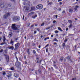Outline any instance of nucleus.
I'll list each match as a JSON object with an SVG mask.
<instances>
[{
  "mask_svg": "<svg viewBox=\"0 0 80 80\" xmlns=\"http://www.w3.org/2000/svg\"><path fill=\"white\" fill-rule=\"evenodd\" d=\"M20 43L18 42L17 43L15 44V48L14 50H16L17 49H18V48L19 47H20Z\"/></svg>",
  "mask_w": 80,
  "mask_h": 80,
  "instance_id": "1",
  "label": "nucleus"
},
{
  "mask_svg": "<svg viewBox=\"0 0 80 80\" xmlns=\"http://www.w3.org/2000/svg\"><path fill=\"white\" fill-rule=\"evenodd\" d=\"M43 5L42 4H39L37 6L36 8L39 10H42L43 8Z\"/></svg>",
  "mask_w": 80,
  "mask_h": 80,
  "instance_id": "2",
  "label": "nucleus"
},
{
  "mask_svg": "<svg viewBox=\"0 0 80 80\" xmlns=\"http://www.w3.org/2000/svg\"><path fill=\"white\" fill-rule=\"evenodd\" d=\"M16 25V24H12L11 27L12 29L14 30H17V29H18L17 27L15 26Z\"/></svg>",
  "mask_w": 80,
  "mask_h": 80,
  "instance_id": "3",
  "label": "nucleus"
},
{
  "mask_svg": "<svg viewBox=\"0 0 80 80\" xmlns=\"http://www.w3.org/2000/svg\"><path fill=\"white\" fill-rule=\"evenodd\" d=\"M15 66L18 68H19L21 67V64L20 62H16L15 63Z\"/></svg>",
  "mask_w": 80,
  "mask_h": 80,
  "instance_id": "4",
  "label": "nucleus"
},
{
  "mask_svg": "<svg viewBox=\"0 0 80 80\" xmlns=\"http://www.w3.org/2000/svg\"><path fill=\"white\" fill-rule=\"evenodd\" d=\"M4 57H5L7 61V62H9V56L8 55L4 54Z\"/></svg>",
  "mask_w": 80,
  "mask_h": 80,
  "instance_id": "5",
  "label": "nucleus"
},
{
  "mask_svg": "<svg viewBox=\"0 0 80 80\" xmlns=\"http://www.w3.org/2000/svg\"><path fill=\"white\" fill-rule=\"evenodd\" d=\"M9 16H10V14L8 13H7L4 16V18L6 19V18H8V17H9Z\"/></svg>",
  "mask_w": 80,
  "mask_h": 80,
  "instance_id": "6",
  "label": "nucleus"
},
{
  "mask_svg": "<svg viewBox=\"0 0 80 80\" xmlns=\"http://www.w3.org/2000/svg\"><path fill=\"white\" fill-rule=\"evenodd\" d=\"M25 12H28L30 8L28 7H25L24 8Z\"/></svg>",
  "mask_w": 80,
  "mask_h": 80,
  "instance_id": "7",
  "label": "nucleus"
},
{
  "mask_svg": "<svg viewBox=\"0 0 80 80\" xmlns=\"http://www.w3.org/2000/svg\"><path fill=\"white\" fill-rule=\"evenodd\" d=\"M12 35H13V33L12 32H9V34L8 35V37H9V38H10L12 37Z\"/></svg>",
  "mask_w": 80,
  "mask_h": 80,
  "instance_id": "8",
  "label": "nucleus"
},
{
  "mask_svg": "<svg viewBox=\"0 0 80 80\" xmlns=\"http://www.w3.org/2000/svg\"><path fill=\"white\" fill-rule=\"evenodd\" d=\"M0 6L1 8H3L4 7V3L2 2L0 4Z\"/></svg>",
  "mask_w": 80,
  "mask_h": 80,
  "instance_id": "9",
  "label": "nucleus"
},
{
  "mask_svg": "<svg viewBox=\"0 0 80 80\" xmlns=\"http://www.w3.org/2000/svg\"><path fill=\"white\" fill-rule=\"evenodd\" d=\"M14 75L15 77L16 78H18V77H19V75H18V73H17V72H15V73H14Z\"/></svg>",
  "mask_w": 80,
  "mask_h": 80,
  "instance_id": "10",
  "label": "nucleus"
},
{
  "mask_svg": "<svg viewBox=\"0 0 80 80\" xmlns=\"http://www.w3.org/2000/svg\"><path fill=\"white\" fill-rule=\"evenodd\" d=\"M8 75H7V77L8 78H10L12 77V74L11 73L9 72L8 73Z\"/></svg>",
  "mask_w": 80,
  "mask_h": 80,
  "instance_id": "11",
  "label": "nucleus"
},
{
  "mask_svg": "<svg viewBox=\"0 0 80 80\" xmlns=\"http://www.w3.org/2000/svg\"><path fill=\"white\" fill-rule=\"evenodd\" d=\"M13 20L15 21V20H18V18L17 16H15L13 18Z\"/></svg>",
  "mask_w": 80,
  "mask_h": 80,
  "instance_id": "12",
  "label": "nucleus"
},
{
  "mask_svg": "<svg viewBox=\"0 0 80 80\" xmlns=\"http://www.w3.org/2000/svg\"><path fill=\"white\" fill-rule=\"evenodd\" d=\"M8 48H9V49H11L12 50H13L14 47H13V46L8 47Z\"/></svg>",
  "mask_w": 80,
  "mask_h": 80,
  "instance_id": "13",
  "label": "nucleus"
},
{
  "mask_svg": "<svg viewBox=\"0 0 80 80\" xmlns=\"http://www.w3.org/2000/svg\"><path fill=\"white\" fill-rule=\"evenodd\" d=\"M2 40H3V42H5V40H6V38H5V35H4L3 36V38H2Z\"/></svg>",
  "mask_w": 80,
  "mask_h": 80,
  "instance_id": "14",
  "label": "nucleus"
},
{
  "mask_svg": "<svg viewBox=\"0 0 80 80\" xmlns=\"http://www.w3.org/2000/svg\"><path fill=\"white\" fill-rule=\"evenodd\" d=\"M8 51L6 49L3 52V54L5 55V54H7V51Z\"/></svg>",
  "mask_w": 80,
  "mask_h": 80,
  "instance_id": "15",
  "label": "nucleus"
},
{
  "mask_svg": "<svg viewBox=\"0 0 80 80\" xmlns=\"http://www.w3.org/2000/svg\"><path fill=\"white\" fill-rule=\"evenodd\" d=\"M69 13H72L73 12V9L72 8H70L69 10Z\"/></svg>",
  "mask_w": 80,
  "mask_h": 80,
  "instance_id": "16",
  "label": "nucleus"
},
{
  "mask_svg": "<svg viewBox=\"0 0 80 80\" xmlns=\"http://www.w3.org/2000/svg\"><path fill=\"white\" fill-rule=\"evenodd\" d=\"M62 46L63 48H65L66 47V45H65V43H63L62 44Z\"/></svg>",
  "mask_w": 80,
  "mask_h": 80,
  "instance_id": "17",
  "label": "nucleus"
},
{
  "mask_svg": "<svg viewBox=\"0 0 80 80\" xmlns=\"http://www.w3.org/2000/svg\"><path fill=\"white\" fill-rule=\"evenodd\" d=\"M58 30H60V31H61V32H63V30L61 28H60V27H58Z\"/></svg>",
  "mask_w": 80,
  "mask_h": 80,
  "instance_id": "18",
  "label": "nucleus"
},
{
  "mask_svg": "<svg viewBox=\"0 0 80 80\" xmlns=\"http://www.w3.org/2000/svg\"><path fill=\"white\" fill-rule=\"evenodd\" d=\"M33 12H32L30 13H29L28 15L29 16H31L32 14H33Z\"/></svg>",
  "mask_w": 80,
  "mask_h": 80,
  "instance_id": "19",
  "label": "nucleus"
},
{
  "mask_svg": "<svg viewBox=\"0 0 80 80\" xmlns=\"http://www.w3.org/2000/svg\"><path fill=\"white\" fill-rule=\"evenodd\" d=\"M35 9V7H32L31 8V10H34Z\"/></svg>",
  "mask_w": 80,
  "mask_h": 80,
  "instance_id": "20",
  "label": "nucleus"
},
{
  "mask_svg": "<svg viewBox=\"0 0 80 80\" xmlns=\"http://www.w3.org/2000/svg\"><path fill=\"white\" fill-rule=\"evenodd\" d=\"M37 17V15H35L34 16H32V18H36V17Z\"/></svg>",
  "mask_w": 80,
  "mask_h": 80,
  "instance_id": "21",
  "label": "nucleus"
},
{
  "mask_svg": "<svg viewBox=\"0 0 80 80\" xmlns=\"http://www.w3.org/2000/svg\"><path fill=\"white\" fill-rule=\"evenodd\" d=\"M77 8H78V6H76L74 8L75 10H77Z\"/></svg>",
  "mask_w": 80,
  "mask_h": 80,
  "instance_id": "22",
  "label": "nucleus"
},
{
  "mask_svg": "<svg viewBox=\"0 0 80 80\" xmlns=\"http://www.w3.org/2000/svg\"><path fill=\"white\" fill-rule=\"evenodd\" d=\"M68 22H69V23H72V21H71V20H68Z\"/></svg>",
  "mask_w": 80,
  "mask_h": 80,
  "instance_id": "23",
  "label": "nucleus"
},
{
  "mask_svg": "<svg viewBox=\"0 0 80 80\" xmlns=\"http://www.w3.org/2000/svg\"><path fill=\"white\" fill-rule=\"evenodd\" d=\"M36 60L37 61V62L38 63H39L38 61L39 60V58H36Z\"/></svg>",
  "mask_w": 80,
  "mask_h": 80,
  "instance_id": "24",
  "label": "nucleus"
},
{
  "mask_svg": "<svg viewBox=\"0 0 80 80\" xmlns=\"http://www.w3.org/2000/svg\"><path fill=\"white\" fill-rule=\"evenodd\" d=\"M66 59L67 60H70V57L68 56L67 57H66Z\"/></svg>",
  "mask_w": 80,
  "mask_h": 80,
  "instance_id": "25",
  "label": "nucleus"
},
{
  "mask_svg": "<svg viewBox=\"0 0 80 80\" xmlns=\"http://www.w3.org/2000/svg\"><path fill=\"white\" fill-rule=\"evenodd\" d=\"M27 52H28V54H30V49H28V51H27Z\"/></svg>",
  "mask_w": 80,
  "mask_h": 80,
  "instance_id": "26",
  "label": "nucleus"
},
{
  "mask_svg": "<svg viewBox=\"0 0 80 80\" xmlns=\"http://www.w3.org/2000/svg\"><path fill=\"white\" fill-rule=\"evenodd\" d=\"M38 71L39 73H42V72H41V69H39Z\"/></svg>",
  "mask_w": 80,
  "mask_h": 80,
  "instance_id": "27",
  "label": "nucleus"
},
{
  "mask_svg": "<svg viewBox=\"0 0 80 80\" xmlns=\"http://www.w3.org/2000/svg\"><path fill=\"white\" fill-rule=\"evenodd\" d=\"M53 41H55L56 42H58V41L56 38H55L54 40H53Z\"/></svg>",
  "mask_w": 80,
  "mask_h": 80,
  "instance_id": "28",
  "label": "nucleus"
},
{
  "mask_svg": "<svg viewBox=\"0 0 80 80\" xmlns=\"http://www.w3.org/2000/svg\"><path fill=\"white\" fill-rule=\"evenodd\" d=\"M50 27H49L46 28V30H48L49 29H50Z\"/></svg>",
  "mask_w": 80,
  "mask_h": 80,
  "instance_id": "29",
  "label": "nucleus"
},
{
  "mask_svg": "<svg viewBox=\"0 0 80 80\" xmlns=\"http://www.w3.org/2000/svg\"><path fill=\"white\" fill-rule=\"evenodd\" d=\"M47 39H49V37H48V38H45L44 39L45 41H46V40H47Z\"/></svg>",
  "mask_w": 80,
  "mask_h": 80,
  "instance_id": "30",
  "label": "nucleus"
},
{
  "mask_svg": "<svg viewBox=\"0 0 80 80\" xmlns=\"http://www.w3.org/2000/svg\"><path fill=\"white\" fill-rule=\"evenodd\" d=\"M33 52L34 54H35V53H36V51H35V50H33Z\"/></svg>",
  "mask_w": 80,
  "mask_h": 80,
  "instance_id": "31",
  "label": "nucleus"
},
{
  "mask_svg": "<svg viewBox=\"0 0 80 80\" xmlns=\"http://www.w3.org/2000/svg\"><path fill=\"white\" fill-rule=\"evenodd\" d=\"M3 50L1 49L0 50V53H2V52H3Z\"/></svg>",
  "mask_w": 80,
  "mask_h": 80,
  "instance_id": "32",
  "label": "nucleus"
},
{
  "mask_svg": "<svg viewBox=\"0 0 80 80\" xmlns=\"http://www.w3.org/2000/svg\"><path fill=\"white\" fill-rule=\"evenodd\" d=\"M44 24H45V23H44V22L42 23L41 25V26H43V25H44Z\"/></svg>",
  "mask_w": 80,
  "mask_h": 80,
  "instance_id": "33",
  "label": "nucleus"
},
{
  "mask_svg": "<svg viewBox=\"0 0 80 80\" xmlns=\"http://www.w3.org/2000/svg\"><path fill=\"white\" fill-rule=\"evenodd\" d=\"M2 74L3 75H5L6 74V72H3Z\"/></svg>",
  "mask_w": 80,
  "mask_h": 80,
  "instance_id": "34",
  "label": "nucleus"
},
{
  "mask_svg": "<svg viewBox=\"0 0 80 80\" xmlns=\"http://www.w3.org/2000/svg\"><path fill=\"white\" fill-rule=\"evenodd\" d=\"M15 39V41H17V40H18V37L17 38H14Z\"/></svg>",
  "mask_w": 80,
  "mask_h": 80,
  "instance_id": "35",
  "label": "nucleus"
},
{
  "mask_svg": "<svg viewBox=\"0 0 80 80\" xmlns=\"http://www.w3.org/2000/svg\"><path fill=\"white\" fill-rule=\"evenodd\" d=\"M27 25L28 26H30V23L28 22L27 23Z\"/></svg>",
  "mask_w": 80,
  "mask_h": 80,
  "instance_id": "36",
  "label": "nucleus"
},
{
  "mask_svg": "<svg viewBox=\"0 0 80 80\" xmlns=\"http://www.w3.org/2000/svg\"><path fill=\"white\" fill-rule=\"evenodd\" d=\"M77 78H73L72 80H76Z\"/></svg>",
  "mask_w": 80,
  "mask_h": 80,
  "instance_id": "37",
  "label": "nucleus"
},
{
  "mask_svg": "<svg viewBox=\"0 0 80 80\" xmlns=\"http://www.w3.org/2000/svg\"><path fill=\"white\" fill-rule=\"evenodd\" d=\"M55 32L56 33H58V31L57 30H56V31H55Z\"/></svg>",
  "mask_w": 80,
  "mask_h": 80,
  "instance_id": "38",
  "label": "nucleus"
},
{
  "mask_svg": "<svg viewBox=\"0 0 80 80\" xmlns=\"http://www.w3.org/2000/svg\"><path fill=\"white\" fill-rule=\"evenodd\" d=\"M72 26V24H71L69 26V28H71Z\"/></svg>",
  "mask_w": 80,
  "mask_h": 80,
  "instance_id": "39",
  "label": "nucleus"
},
{
  "mask_svg": "<svg viewBox=\"0 0 80 80\" xmlns=\"http://www.w3.org/2000/svg\"><path fill=\"white\" fill-rule=\"evenodd\" d=\"M13 41H12V40L11 41L10 43L11 44L13 43Z\"/></svg>",
  "mask_w": 80,
  "mask_h": 80,
  "instance_id": "40",
  "label": "nucleus"
},
{
  "mask_svg": "<svg viewBox=\"0 0 80 80\" xmlns=\"http://www.w3.org/2000/svg\"><path fill=\"white\" fill-rule=\"evenodd\" d=\"M49 46V44H48L47 45H46L45 47H44V48H46V47H48V46Z\"/></svg>",
  "mask_w": 80,
  "mask_h": 80,
  "instance_id": "41",
  "label": "nucleus"
},
{
  "mask_svg": "<svg viewBox=\"0 0 80 80\" xmlns=\"http://www.w3.org/2000/svg\"><path fill=\"white\" fill-rule=\"evenodd\" d=\"M12 5L11 4H9L8 5V7H11V6Z\"/></svg>",
  "mask_w": 80,
  "mask_h": 80,
  "instance_id": "42",
  "label": "nucleus"
},
{
  "mask_svg": "<svg viewBox=\"0 0 80 80\" xmlns=\"http://www.w3.org/2000/svg\"><path fill=\"white\" fill-rule=\"evenodd\" d=\"M67 39H66L64 41V42H67Z\"/></svg>",
  "mask_w": 80,
  "mask_h": 80,
  "instance_id": "43",
  "label": "nucleus"
},
{
  "mask_svg": "<svg viewBox=\"0 0 80 80\" xmlns=\"http://www.w3.org/2000/svg\"><path fill=\"white\" fill-rule=\"evenodd\" d=\"M11 70H14V68H11Z\"/></svg>",
  "mask_w": 80,
  "mask_h": 80,
  "instance_id": "44",
  "label": "nucleus"
},
{
  "mask_svg": "<svg viewBox=\"0 0 80 80\" xmlns=\"http://www.w3.org/2000/svg\"><path fill=\"white\" fill-rule=\"evenodd\" d=\"M57 22V21H56L55 20H54L53 21V23H55Z\"/></svg>",
  "mask_w": 80,
  "mask_h": 80,
  "instance_id": "45",
  "label": "nucleus"
},
{
  "mask_svg": "<svg viewBox=\"0 0 80 80\" xmlns=\"http://www.w3.org/2000/svg\"><path fill=\"white\" fill-rule=\"evenodd\" d=\"M52 2H51L50 3H49L48 5H52Z\"/></svg>",
  "mask_w": 80,
  "mask_h": 80,
  "instance_id": "46",
  "label": "nucleus"
},
{
  "mask_svg": "<svg viewBox=\"0 0 80 80\" xmlns=\"http://www.w3.org/2000/svg\"><path fill=\"white\" fill-rule=\"evenodd\" d=\"M46 52H48V48H46Z\"/></svg>",
  "mask_w": 80,
  "mask_h": 80,
  "instance_id": "47",
  "label": "nucleus"
},
{
  "mask_svg": "<svg viewBox=\"0 0 80 80\" xmlns=\"http://www.w3.org/2000/svg\"><path fill=\"white\" fill-rule=\"evenodd\" d=\"M60 60L61 62H62V60H63V58H60Z\"/></svg>",
  "mask_w": 80,
  "mask_h": 80,
  "instance_id": "48",
  "label": "nucleus"
},
{
  "mask_svg": "<svg viewBox=\"0 0 80 80\" xmlns=\"http://www.w3.org/2000/svg\"><path fill=\"white\" fill-rule=\"evenodd\" d=\"M35 73H36V75H37L38 74V73H37V71H36L35 72Z\"/></svg>",
  "mask_w": 80,
  "mask_h": 80,
  "instance_id": "49",
  "label": "nucleus"
},
{
  "mask_svg": "<svg viewBox=\"0 0 80 80\" xmlns=\"http://www.w3.org/2000/svg\"><path fill=\"white\" fill-rule=\"evenodd\" d=\"M51 69H52V71L54 70V69H53V67H51Z\"/></svg>",
  "mask_w": 80,
  "mask_h": 80,
  "instance_id": "50",
  "label": "nucleus"
},
{
  "mask_svg": "<svg viewBox=\"0 0 80 80\" xmlns=\"http://www.w3.org/2000/svg\"><path fill=\"white\" fill-rule=\"evenodd\" d=\"M53 44H55V45H57V42H54Z\"/></svg>",
  "mask_w": 80,
  "mask_h": 80,
  "instance_id": "51",
  "label": "nucleus"
},
{
  "mask_svg": "<svg viewBox=\"0 0 80 80\" xmlns=\"http://www.w3.org/2000/svg\"><path fill=\"white\" fill-rule=\"evenodd\" d=\"M3 44H5V42H4L2 43L1 44L3 45Z\"/></svg>",
  "mask_w": 80,
  "mask_h": 80,
  "instance_id": "52",
  "label": "nucleus"
},
{
  "mask_svg": "<svg viewBox=\"0 0 80 80\" xmlns=\"http://www.w3.org/2000/svg\"><path fill=\"white\" fill-rule=\"evenodd\" d=\"M55 17H56V18H57V17H58V15H56Z\"/></svg>",
  "mask_w": 80,
  "mask_h": 80,
  "instance_id": "53",
  "label": "nucleus"
},
{
  "mask_svg": "<svg viewBox=\"0 0 80 80\" xmlns=\"http://www.w3.org/2000/svg\"><path fill=\"white\" fill-rule=\"evenodd\" d=\"M0 71H2V68H0Z\"/></svg>",
  "mask_w": 80,
  "mask_h": 80,
  "instance_id": "54",
  "label": "nucleus"
},
{
  "mask_svg": "<svg viewBox=\"0 0 80 80\" xmlns=\"http://www.w3.org/2000/svg\"><path fill=\"white\" fill-rule=\"evenodd\" d=\"M37 33V31H35L34 32V34H35V33Z\"/></svg>",
  "mask_w": 80,
  "mask_h": 80,
  "instance_id": "55",
  "label": "nucleus"
},
{
  "mask_svg": "<svg viewBox=\"0 0 80 80\" xmlns=\"http://www.w3.org/2000/svg\"><path fill=\"white\" fill-rule=\"evenodd\" d=\"M16 59H17V61H16V62H18V58H17Z\"/></svg>",
  "mask_w": 80,
  "mask_h": 80,
  "instance_id": "56",
  "label": "nucleus"
},
{
  "mask_svg": "<svg viewBox=\"0 0 80 80\" xmlns=\"http://www.w3.org/2000/svg\"><path fill=\"white\" fill-rule=\"evenodd\" d=\"M27 61H26L25 62V64H27Z\"/></svg>",
  "mask_w": 80,
  "mask_h": 80,
  "instance_id": "57",
  "label": "nucleus"
},
{
  "mask_svg": "<svg viewBox=\"0 0 80 80\" xmlns=\"http://www.w3.org/2000/svg\"><path fill=\"white\" fill-rule=\"evenodd\" d=\"M40 47H41V46H40V45H39L38 46V48H40Z\"/></svg>",
  "mask_w": 80,
  "mask_h": 80,
  "instance_id": "58",
  "label": "nucleus"
},
{
  "mask_svg": "<svg viewBox=\"0 0 80 80\" xmlns=\"http://www.w3.org/2000/svg\"><path fill=\"white\" fill-rule=\"evenodd\" d=\"M34 26L33 25H32L31 26H30L31 27H33Z\"/></svg>",
  "mask_w": 80,
  "mask_h": 80,
  "instance_id": "59",
  "label": "nucleus"
},
{
  "mask_svg": "<svg viewBox=\"0 0 80 80\" xmlns=\"http://www.w3.org/2000/svg\"><path fill=\"white\" fill-rule=\"evenodd\" d=\"M59 3L60 5H62V2H59Z\"/></svg>",
  "mask_w": 80,
  "mask_h": 80,
  "instance_id": "60",
  "label": "nucleus"
},
{
  "mask_svg": "<svg viewBox=\"0 0 80 80\" xmlns=\"http://www.w3.org/2000/svg\"><path fill=\"white\" fill-rule=\"evenodd\" d=\"M64 62H66L67 60H66V59L64 58Z\"/></svg>",
  "mask_w": 80,
  "mask_h": 80,
  "instance_id": "61",
  "label": "nucleus"
},
{
  "mask_svg": "<svg viewBox=\"0 0 80 80\" xmlns=\"http://www.w3.org/2000/svg\"><path fill=\"white\" fill-rule=\"evenodd\" d=\"M42 60H40V61H39V63H41V62H42Z\"/></svg>",
  "mask_w": 80,
  "mask_h": 80,
  "instance_id": "62",
  "label": "nucleus"
},
{
  "mask_svg": "<svg viewBox=\"0 0 80 80\" xmlns=\"http://www.w3.org/2000/svg\"><path fill=\"white\" fill-rule=\"evenodd\" d=\"M65 11H63L62 12V13H65Z\"/></svg>",
  "mask_w": 80,
  "mask_h": 80,
  "instance_id": "63",
  "label": "nucleus"
},
{
  "mask_svg": "<svg viewBox=\"0 0 80 80\" xmlns=\"http://www.w3.org/2000/svg\"><path fill=\"white\" fill-rule=\"evenodd\" d=\"M61 10V9L60 8H59L58 9V10H59V11H60V10Z\"/></svg>",
  "mask_w": 80,
  "mask_h": 80,
  "instance_id": "64",
  "label": "nucleus"
}]
</instances>
